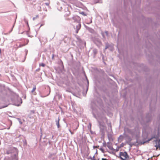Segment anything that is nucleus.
<instances>
[{
	"instance_id": "f257e3e1",
	"label": "nucleus",
	"mask_w": 160,
	"mask_h": 160,
	"mask_svg": "<svg viewBox=\"0 0 160 160\" xmlns=\"http://www.w3.org/2000/svg\"><path fill=\"white\" fill-rule=\"evenodd\" d=\"M119 155L122 160H126L128 158V156L126 152H121Z\"/></svg>"
},
{
	"instance_id": "f03ea898",
	"label": "nucleus",
	"mask_w": 160,
	"mask_h": 160,
	"mask_svg": "<svg viewBox=\"0 0 160 160\" xmlns=\"http://www.w3.org/2000/svg\"><path fill=\"white\" fill-rule=\"evenodd\" d=\"M74 25H76V33H78L81 27V25L80 22H77V23H76V24Z\"/></svg>"
},
{
	"instance_id": "7ed1b4c3",
	"label": "nucleus",
	"mask_w": 160,
	"mask_h": 160,
	"mask_svg": "<svg viewBox=\"0 0 160 160\" xmlns=\"http://www.w3.org/2000/svg\"><path fill=\"white\" fill-rule=\"evenodd\" d=\"M73 19L74 20L75 22H76V23H77V22H80L81 19L78 16L73 17Z\"/></svg>"
},
{
	"instance_id": "20e7f679",
	"label": "nucleus",
	"mask_w": 160,
	"mask_h": 160,
	"mask_svg": "<svg viewBox=\"0 0 160 160\" xmlns=\"http://www.w3.org/2000/svg\"><path fill=\"white\" fill-rule=\"evenodd\" d=\"M36 89V87L35 86H34L33 87L32 90L31 91V92L32 93H33V94L34 95H36V93L35 92Z\"/></svg>"
},
{
	"instance_id": "39448f33",
	"label": "nucleus",
	"mask_w": 160,
	"mask_h": 160,
	"mask_svg": "<svg viewBox=\"0 0 160 160\" xmlns=\"http://www.w3.org/2000/svg\"><path fill=\"white\" fill-rule=\"evenodd\" d=\"M88 160H95L94 156H93L92 157L90 156L88 158Z\"/></svg>"
},
{
	"instance_id": "423d86ee",
	"label": "nucleus",
	"mask_w": 160,
	"mask_h": 160,
	"mask_svg": "<svg viewBox=\"0 0 160 160\" xmlns=\"http://www.w3.org/2000/svg\"><path fill=\"white\" fill-rule=\"evenodd\" d=\"M56 124L58 128H59V119L58 118V121H56Z\"/></svg>"
},
{
	"instance_id": "0eeeda50",
	"label": "nucleus",
	"mask_w": 160,
	"mask_h": 160,
	"mask_svg": "<svg viewBox=\"0 0 160 160\" xmlns=\"http://www.w3.org/2000/svg\"><path fill=\"white\" fill-rule=\"evenodd\" d=\"M14 158L15 160H17L18 159V155L17 154H16L14 155Z\"/></svg>"
},
{
	"instance_id": "6e6552de",
	"label": "nucleus",
	"mask_w": 160,
	"mask_h": 160,
	"mask_svg": "<svg viewBox=\"0 0 160 160\" xmlns=\"http://www.w3.org/2000/svg\"><path fill=\"white\" fill-rule=\"evenodd\" d=\"M40 66H42L43 67H44L45 66V64L43 63H41L40 64H39Z\"/></svg>"
},
{
	"instance_id": "1a4fd4ad",
	"label": "nucleus",
	"mask_w": 160,
	"mask_h": 160,
	"mask_svg": "<svg viewBox=\"0 0 160 160\" xmlns=\"http://www.w3.org/2000/svg\"><path fill=\"white\" fill-rule=\"evenodd\" d=\"M80 13L82 15H83L84 16H86V14L83 12H80Z\"/></svg>"
},
{
	"instance_id": "9d476101",
	"label": "nucleus",
	"mask_w": 160,
	"mask_h": 160,
	"mask_svg": "<svg viewBox=\"0 0 160 160\" xmlns=\"http://www.w3.org/2000/svg\"><path fill=\"white\" fill-rule=\"evenodd\" d=\"M155 142L156 144H157V143L159 144V142H160V140H156L155 141Z\"/></svg>"
},
{
	"instance_id": "9b49d317",
	"label": "nucleus",
	"mask_w": 160,
	"mask_h": 160,
	"mask_svg": "<svg viewBox=\"0 0 160 160\" xmlns=\"http://www.w3.org/2000/svg\"><path fill=\"white\" fill-rule=\"evenodd\" d=\"M69 131L70 132L71 134L72 135L74 134L73 132H71V130L70 129L69 130Z\"/></svg>"
},
{
	"instance_id": "f8f14e48",
	"label": "nucleus",
	"mask_w": 160,
	"mask_h": 160,
	"mask_svg": "<svg viewBox=\"0 0 160 160\" xmlns=\"http://www.w3.org/2000/svg\"><path fill=\"white\" fill-rule=\"evenodd\" d=\"M155 147H156V149H157V148H158V146L157 145V144H156V145H155Z\"/></svg>"
},
{
	"instance_id": "ddd939ff",
	"label": "nucleus",
	"mask_w": 160,
	"mask_h": 160,
	"mask_svg": "<svg viewBox=\"0 0 160 160\" xmlns=\"http://www.w3.org/2000/svg\"><path fill=\"white\" fill-rule=\"evenodd\" d=\"M107 147L109 148H110V149H112V148L110 146H107Z\"/></svg>"
},
{
	"instance_id": "4468645a",
	"label": "nucleus",
	"mask_w": 160,
	"mask_h": 160,
	"mask_svg": "<svg viewBox=\"0 0 160 160\" xmlns=\"http://www.w3.org/2000/svg\"><path fill=\"white\" fill-rule=\"evenodd\" d=\"M12 29H11V31H9V33H10V32L12 31Z\"/></svg>"
},
{
	"instance_id": "2eb2a0df",
	"label": "nucleus",
	"mask_w": 160,
	"mask_h": 160,
	"mask_svg": "<svg viewBox=\"0 0 160 160\" xmlns=\"http://www.w3.org/2000/svg\"><path fill=\"white\" fill-rule=\"evenodd\" d=\"M35 18H35V17H33V20H35Z\"/></svg>"
},
{
	"instance_id": "dca6fc26",
	"label": "nucleus",
	"mask_w": 160,
	"mask_h": 160,
	"mask_svg": "<svg viewBox=\"0 0 160 160\" xmlns=\"http://www.w3.org/2000/svg\"><path fill=\"white\" fill-rule=\"evenodd\" d=\"M27 24L28 25V21H27Z\"/></svg>"
},
{
	"instance_id": "f3484780",
	"label": "nucleus",
	"mask_w": 160,
	"mask_h": 160,
	"mask_svg": "<svg viewBox=\"0 0 160 160\" xmlns=\"http://www.w3.org/2000/svg\"><path fill=\"white\" fill-rule=\"evenodd\" d=\"M38 15H37V16H36V18H38Z\"/></svg>"
},
{
	"instance_id": "a211bd4d",
	"label": "nucleus",
	"mask_w": 160,
	"mask_h": 160,
	"mask_svg": "<svg viewBox=\"0 0 160 160\" xmlns=\"http://www.w3.org/2000/svg\"><path fill=\"white\" fill-rule=\"evenodd\" d=\"M1 53V49L0 48V53Z\"/></svg>"
},
{
	"instance_id": "6ab92c4d",
	"label": "nucleus",
	"mask_w": 160,
	"mask_h": 160,
	"mask_svg": "<svg viewBox=\"0 0 160 160\" xmlns=\"http://www.w3.org/2000/svg\"><path fill=\"white\" fill-rule=\"evenodd\" d=\"M4 34H5V35H7V34H8V33H6V34L5 33Z\"/></svg>"
},
{
	"instance_id": "aec40b11",
	"label": "nucleus",
	"mask_w": 160,
	"mask_h": 160,
	"mask_svg": "<svg viewBox=\"0 0 160 160\" xmlns=\"http://www.w3.org/2000/svg\"><path fill=\"white\" fill-rule=\"evenodd\" d=\"M70 14V12H69L68 15H69V14Z\"/></svg>"
}]
</instances>
